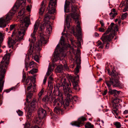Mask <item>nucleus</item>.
<instances>
[{
    "label": "nucleus",
    "instance_id": "obj_1",
    "mask_svg": "<svg viewBox=\"0 0 128 128\" xmlns=\"http://www.w3.org/2000/svg\"><path fill=\"white\" fill-rule=\"evenodd\" d=\"M64 85L58 88V92L56 95V110L61 111L60 107L62 104L64 107H67L69 105V102L72 98V96L69 94L72 92L70 89L71 83L68 82L66 83L64 79Z\"/></svg>",
    "mask_w": 128,
    "mask_h": 128
},
{
    "label": "nucleus",
    "instance_id": "obj_2",
    "mask_svg": "<svg viewBox=\"0 0 128 128\" xmlns=\"http://www.w3.org/2000/svg\"><path fill=\"white\" fill-rule=\"evenodd\" d=\"M24 8H22L18 13V16H22L20 18L21 22L18 32L13 38H9L8 40V44L9 47L13 48V45L17 42H19L23 39L26 30L28 26L30 20L27 16H24Z\"/></svg>",
    "mask_w": 128,
    "mask_h": 128
},
{
    "label": "nucleus",
    "instance_id": "obj_3",
    "mask_svg": "<svg viewBox=\"0 0 128 128\" xmlns=\"http://www.w3.org/2000/svg\"><path fill=\"white\" fill-rule=\"evenodd\" d=\"M56 7V0H50L48 8L49 10L45 16L44 18V23L42 24L43 28H45V26H46V32L48 34H50L52 30V28L49 20L51 18V14L55 12Z\"/></svg>",
    "mask_w": 128,
    "mask_h": 128
},
{
    "label": "nucleus",
    "instance_id": "obj_4",
    "mask_svg": "<svg viewBox=\"0 0 128 128\" xmlns=\"http://www.w3.org/2000/svg\"><path fill=\"white\" fill-rule=\"evenodd\" d=\"M10 55V54H6L0 64V92H2L3 89L5 73L9 63Z\"/></svg>",
    "mask_w": 128,
    "mask_h": 128
},
{
    "label": "nucleus",
    "instance_id": "obj_5",
    "mask_svg": "<svg viewBox=\"0 0 128 128\" xmlns=\"http://www.w3.org/2000/svg\"><path fill=\"white\" fill-rule=\"evenodd\" d=\"M108 73L112 77L110 78V80L106 81V83L108 86L110 87L112 85L113 87L122 88V84L119 80L120 78V74L116 72V70L113 69L111 72L109 70H108Z\"/></svg>",
    "mask_w": 128,
    "mask_h": 128
},
{
    "label": "nucleus",
    "instance_id": "obj_6",
    "mask_svg": "<svg viewBox=\"0 0 128 128\" xmlns=\"http://www.w3.org/2000/svg\"><path fill=\"white\" fill-rule=\"evenodd\" d=\"M23 2L25 3L22 0H17L13 7L10 11V12L6 14L4 18L6 22L8 23L10 22V20L12 19L13 16L16 12V11L18 9L20 6Z\"/></svg>",
    "mask_w": 128,
    "mask_h": 128
},
{
    "label": "nucleus",
    "instance_id": "obj_7",
    "mask_svg": "<svg viewBox=\"0 0 128 128\" xmlns=\"http://www.w3.org/2000/svg\"><path fill=\"white\" fill-rule=\"evenodd\" d=\"M77 7L76 6L74 5H72L71 7V13L69 14V16L71 17L75 20L76 22H77V24L76 26L77 28V30L79 34H80L82 30V29L80 26V23L78 21L79 15L76 13Z\"/></svg>",
    "mask_w": 128,
    "mask_h": 128
},
{
    "label": "nucleus",
    "instance_id": "obj_8",
    "mask_svg": "<svg viewBox=\"0 0 128 128\" xmlns=\"http://www.w3.org/2000/svg\"><path fill=\"white\" fill-rule=\"evenodd\" d=\"M40 40L36 42V50L38 53L40 51L41 49V47L42 45L46 44L48 42V40L45 39L44 34L41 33H40Z\"/></svg>",
    "mask_w": 128,
    "mask_h": 128
},
{
    "label": "nucleus",
    "instance_id": "obj_9",
    "mask_svg": "<svg viewBox=\"0 0 128 128\" xmlns=\"http://www.w3.org/2000/svg\"><path fill=\"white\" fill-rule=\"evenodd\" d=\"M39 25V22H35L34 25V28L33 32L31 35V38H30L29 39V41L30 42V43L32 42V44H33L36 41L35 35Z\"/></svg>",
    "mask_w": 128,
    "mask_h": 128
},
{
    "label": "nucleus",
    "instance_id": "obj_10",
    "mask_svg": "<svg viewBox=\"0 0 128 128\" xmlns=\"http://www.w3.org/2000/svg\"><path fill=\"white\" fill-rule=\"evenodd\" d=\"M56 48H55L54 51L52 55V62L53 65H50L49 66L48 71L46 73V75L47 76H49L51 72V71L53 69L52 68H51V67H54L55 65V62L56 61Z\"/></svg>",
    "mask_w": 128,
    "mask_h": 128
},
{
    "label": "nucleus",
    "instance_id": "obj_11",
    "mask_svg": "<svg viewBox=\"0 0 128 128\" xmlns=\"http://www.w3.org/2000/svg\"><path fill=\"white\" fill-rule=\"evenodd\" d=\"M114 33H111L108 35H102L100 39L104 43L111 41L114 36Z\"/></svg>",
    "mask_w": 128,
    "mask_h": 128
},
{
    "label": "nucleus",
    "instance_id": "obj_12",
    "mask_svg": "<svg viewBox=\"0 0 128 128\" xmlns=\"http://www.w3.org/2000/svg\"><path fill=\"white\" fill-rule=\"evenodd\" d=\"M86 120V119L85 118L82 117L79 118L78 121L73 122L71 123V124L73 126L80 127L84 124V122Z\"/></svg>",
    "mask_w": 128,
    "mask_h": 128
},
{
    "label": "nucleus",
    "instance_id": "obj_13",
    "mask_svg": "<svg viewBox=\"0 0 128 128\" xmlns=\"http://www.w3.org/2000/svg\"><path fill=\"white\" fill-rule=\"evenodd\" d=\"M112 112L115 116V118H120V114L121 111H120L118 107H112Z\"/></svg>",
    "mask_w": 128,
    "mask_h": 128
},
{
    "label": "nucleus",
    "instance_id": "obj_14",
    "mask_svg": "<svg viewBox=\"0 0 128 128\" xmlns=\"http://www.w3.org/2000/svg\"><path fill=\"white\" fill-rule=\"evenodd\" d=\"M38 114L39 117L42 119L46 115V113L45 110L42 109H40L38 110Z\"/></svg>",
    "mask_w": 128,
    "mask_h": 128
},
{
    "label": "nucleus",
    "instance_id": "obj_15",
    "mask_svg": "<svg viewBox=\"0 0 128 128\" xmlns=\"http://www.w3.org/2000/svg\"><path fill=\"white\" fill-rule=\"evenodd\" d=\"M34 109L33 108H31L30 107L28 108L26 118L29 120H30L32 119V110Z\"/></svg>",
    "mask_w": 128,
    "mask_h": 128
},
{
    "label": "nucleus",
    "instance_id": "obj_16",
    "mask_svg": "<svg viewBox=\"0 0 128 128\" xmlns=\"http://www.w3.org/2000/svg\"><path fill=\"white\" fill-rule=\"evenodd\" d=\"M121 101L120 99L118 98H115L112 100V107H118V103Z\"/></svg>",
    "mask_w": 128,
    "mask_h": 128
},
{
    "label": "nucleus",
    "instance_id": "obj_17",
    "mask_svg": "<svg viewBox=\"0 0 128 128\" xmlns=\"http://www.w3.org/2000/svg\"><path fill=\"white\" fill-rule=\"evenodd\" d=\"M76 78L78 79L79 78V76H78L77 75L76 77H73L71 79L72 82V83L73 85L74 86V88L76 89V88L78 86V83L76 81Z\"/></svg>",
    "mask_w": 128,
    "mask_h": 128
},
{
    "label": "nucleus",
    "instance_id": "obj_18",
    "mask_svg": "<svg viewBox=\"0 0 128 128\" xmlns=\"http://www.w3.org/2000/svg\"><path fill=\"white\" fill-rule=\"evenodd\" d=\"M8 24L6 22L4 19V18H0V27L4 28Z\"/></svg>",
    "mask_w": 128,
    "mask_h": 128
},
{
    "label": "nucleus",
    "instance_id": "obj_19",
    "mask_svg": "<svg viewBox=\"0 0 128 128\" xmlns=\"http://www.w3.org/2000/svg\"><path fill=\"white\" fill-rule=\"evenodd\" d=\"M29 86L27 88V90L29 92H34V90L35 89V86H33L32 85L31 83H30L28 85Z\"/></svg>",
    "mask_w": 128,
    "mask_h": 128
},
{
    "label": "nucleus",
    "instance_id": "obj_20",
    "mask_svg": "<svg viewBox=\"0 0 128 128\" xmlns=\"http://www.w3.org/2000/svg\"><path fill=\"white\" fill-rule=\"evenodd\" d=\"M70 2L69 1L67 2L66 0L65 2L64 6V10L65 12H69V5Z\"/></svg>",
    "mask_w": 128,
    "mask_h": 128
},
{
    "label": "nucleus",
    "instance_id": "obj_21",
    "mask_svg": "<svg viewBox=\"0 0 128 128\" xmlns=\"http://www.w3.org/2000/svg\"><path fill=\"white\" fill-rule=\"evenodd\" d=\"M56 91L54 90V92L52 94V96L51 98L52 100L53 101L54 100L53 103V106H55L56 104Z\"/></svg>",
    "mask_w": 128,
    "mask_h": 128
},
{
    "label": "nucleus",
    "instance_id": "obj_22",
    "mask_svg": "<svg viewBox=\"0 0 128 128\" xmlns=\"http://www.w3.org/2000/svg\"><path fill=\"white\" fill-rule=\"evenodd\" d=\"M116 11V10L114 8H113L111 10V12L110 13V15L112 17V18H114L118 14L117 13H115Z\"/></svg>",
    "mask_w": 128,
    "mask_h": 128
},
{
    "label": "nucleus",
    "instance_id": "obj_23",
    "mask_svg": "<svg viewBox=\"0 0 128 128\" xmlns=\"http://www.w3.org/2000/svg\"><path fill=\"white\" fill-rule=\"evenodd\" d=\"M105 43L102 42L98 40L96 43L97 46L99 47L98 48L102 49L104 46V44Z\"/></svg>",
    "mask_w": 128,
    "mask_h": 128
},
{
    "label": "nucleus",
    "instance_id": "obj_24",
    "mask_svg": "<svg viewBox=\"0 0 128 128\" xmlns=\"http://www.w3.org/2000/svg\"><path fill=\"white\" fill-rule=\"evenodd\" d=\"M32 80V81H35V78L32 77H28L26 79L25 85H24V87L25 88V89H26V85L28 84V83L29 80Z\"/></svg>",
    "mask_w": 128,
    "mask_h": 128
},
{
    "label": "nucleus",
    "instance_id": "obj_25",
    "mask_svg": "<svg viewBox=\"0 0 128 128\" xmlns=\"http://www.w3.org/2000/svg\"><path fill=\"white\" fill-rule=\"evenodd\" d=\"M50 99V98L48 96H45L43 98L42 101L46 104H48Z\"/></svg>",
    "mask_w": 128,
    "mask_h": 128
},
{
    "label": "nucleus",
    "instance_id": "obj_26",
    "mask_svg": "<svg viewBox=\"0 0 128 128\" xmlns=\"http://www.w3.org/2000/svg\"><path fill=\"white\" fill-rule=\"evenodd\" d=\"M43 4L44 2H42L41 4L42 6L40 9V14L41 15L43 14L45 6L44 5H43Z\"/></svg>",
    "mask_w": 128,
    "mask_h": 128
},
{
    "label": "nucleus",
    "instance_id": "obj_27",
    "mask_svg": "<svg viewBox=\"0 0 128 128\" xmlns=\"http://www.w3.org/2000/svg\"><path fill=\"white\" fill-rule=\"evenodd\" d=\"M36 100L35 98H34L33 100L32 101L31 103L30 107L34 109L35 107V105L36 103Z\"/></svg>",
    "mask_w": 128,
    "mask_h": 128
},
{
    "label": "nucleus",
    "instance_id": "obj_28",
    "mask_svg": "<svg viewBox=\"0 0 128 128\" xmlns=\"http://www.w3.org/2000/svg\"><path fill=\"white\" fill-rule=\"evenodd\" d=\"M85 128H93L94 125L89 122H87L85 125Z\"/></svg>",
    "mask_w": 128,
    "mask_h": 128
},
{
    "label": "nucleus",
    "instance_id": "obj_29",
    "mask_svg": "<svg viewBox=\"0 0 128 128\" xmlns=\"http://www.w3.org/2000/svg\"><path fill=\"white\" fill-rule=\"evenodd\" d=\"M44 91L43 89L41 90L39 92L38 94V100L40 101L41 99V96L42 94Z\"/></svg>",
    "mask_w": 128,
    "mask_h": 128
},
{
    "label": "nucleus",
    "instance_id": "obj_30",
    "mask_svg": "<svg viewBox=\"0 0 128 128\" xmlns=\"http://www.w3.org/2000/svg\"><path fill=\"white\" fill-rule=\"evenodd\" d=\"M62 65H59L56 67V72H60L62 71Z\"/></svg>",
    "mask_w": 128,
    "mask_h": 128
},
{
    "label": "nucleus",
    "instance_id": "obj_31",
    "mask_svg": "<svg viewBox=\"0 0 128 128\" xmlns=\"http://www.w3.org/2000/svg\"><path fill=\"white\" fill-rule=\"evenodd\" d=\"M114 124L115 125L116 128H120L121 126L120 123L117 122H114Z\"/></svg>",
    "mask_w": 128,
    "mask_h": 128
},
{
    "label": "nucleus",
    "instance_id": "obj_32",
    "mask_svg": "<svg viewBox=\"0 0 128 128\" xmlns=\"http://www.w3.org/2000/svg\"><path fill=\"white\" fill-rule=\"evenodd\" d=\"M42 118H40L38 116V118L37 117L36 118L35 120V122L36 123L39 124H40V123L41 122V119Z\"/></svg>",
    "mask_w": 128,
    "mask_h": 128
},
{
    "label": "nucleus",
    "instance_id": "obj_33",
    "mask_svg": "<svg viewBox=\"0 0 128 128\" xmlns=\"http://www.w3.org/2000/svg\"><path fill=\"white\" fill-rule=\"evenodd\" d=\"M35 63L34 61H32L29 63V67H30V68H31L34 67V66Z\"/></svg>",
    "mask_w": 128,
    "mask_h": 128
},
{
    "label": "nucleus",
    "instance_id": "obj_34",
    "mask_svg": "<svg viewBox=\"0 0 128 128\" xmlns=\"http://www.w3.org/2000/svg\"><path fill=\"white\" fill-rule=\"evenodd\" d=\"M116 90H112L110 89L108 91V92L111 94H114V96H115V95L116 94Z\"/></svg>",
    "mask_w": 128,
    "mask_h": 128
},
{
    "label": "nucleus",
    "instance_id": "obj_35",
    "mask_svg": "<svg viewBox=\"0 0 128 128\" xmlns=\"http://www.w3.org/2000/svg\"><path fill=\"white\" fill-rule=\"evenodd\" d=\"M37 71L38 70L37 69H32L30 71L29 73L32 74H33L34 73H36Z\"/></svg>",
    "mask_w": 128,
    "mask_h": 128
},
{
    "label": "nucleus",
    "instance_id": "obj_36",
    "mask_svg": "<svg viewBox=\"0 0 128 128\" xmlns=\"http://www.w3.org/2000/svg\"><path fill=\"white\" fill-rule=\"evenodd\" d=\"M76 63L77 64L76 68H79L80 64V61L79 60H76Z\"/></svg>",
    "mask_w": 128,
    "mask_h": 128
},
{
    "label": "nucleus",
    "instance_id": "obj_37",
    "mask_svg": "<svg viewBox=\"0 0 128 128\" xmlns=\"http://www.w3.org/2000/svg\"><path fill=\"white\" fill-rule=\"evenodd\" d=\"M128 15V13L127 12H126L124 14L122 15L121 19L122 20H124L126 18V16Z\"/></svg>",
    "mask_w": 128,
    "mask_h": 128
},
{
    "label": "nucleus",
    "instance_id": "obj_38",
    "mask_svg": "<svg viewBox=\"0 0 128 128\" xmlns=\"http://www.w3.org/2000/svg\"><path fill=\"white\" fill-rule=\"evenodd\" d=\"M111 30L109 28H108L106 31L102 35H106V34H108Z\"/></svg>",
    "mask_w": 128,
    "mask_h": 128
},
{
    "label": "nucleus",
    "instance_id": "obj_39",
    "mask_svg": "<svg viewBox=\"0 0 128 128\" xmlns=\"http://www.w3.org/2000/svg\"><path fill=\"white\" fill-rule=\"evenodd\" d=\"M17 112L18 115L20 116H22L23 114L22 112L20 110H18Z\"/></svg>",
    "mask_w": 128,
    "mask_h": 128
},
{
    "label": "nucleus",
    "instance_id": "obj_40",
    "mask_svg": "<svg viewBox=\"0 0 128 128\" xmlns=\"http://www.w3.org/2000/svg\"><path fill=\"white\" fill-rule=\"evenodd\" d=\"M48 86L50 88V90L51 92L52 93V90L53 88V86L52 85V84H48Z\"/></svg>",
    "mask_w": 128,
    "mask_h": 128
},
{
    "label": "nucleus",
    "instance_id": "obj_41",
    "mask_svg": "<svg viewBox=\"0 0 128 128\" xmlns=\"http://www.w3.org/2000/svg\"><path fill=\"white\" fill-rule=\"evenodd\" d=\"M100 23L102 27H104V24L102 20H101L100 21Z\"/></svg>",
    "mask_w": 128,
    "mask_h": 128
},
{
    "label": "nucleus",
    "instance_id": "obj_42",
    "mask_svg": "<svg viewBox=\"0 0 128 128\" xmlns=\"http://www.w3.org/2000/svg\"><path fill=\"white\" fill-rule=\"evenodd\" d=\"M34 60H35L37 62H38L39 58L38 55H36L34 57Z\"/></svg>",
    "mask_w": 128,
    "mask_h": 128
},
{
    "label": "nucleus",
    "instance_id": "obj_43",
    "mask_svg": "<svg viewBox=\"0 0 128 128\" xmlns=\"http://www.w3.org/2000/svg\"><path fill=\"white\" fill-rule=\"evenodd\" d=\"M33 95V94L31 92H29L28 94L27 97V98H30L32 97Z\"/></svg>",
    "mask_w": 128,
    "mask_h": 128
},
{
    "label": "nucleus",
    "instance_id": "obj_44",
    "mask_svg": "<svg viewBox=\"0 0 128 128\" xmlns=\"http://www.w3.org/2000/svg\"><path fill=\"white\" fill-rule=\"evenodd\" d=\"M114 24V23H112L109 26L108 28H110V30H111L112 29V27L113 26Z\"/></svg>",
    "mask_w": 128,
    "mask_h": 128
},
{
    "label": "nucleus",
    "instance_id": "obj_45",
    "mask_svg": "<svg viewBox=\"0 0 128 128\" xmlns=\"http://www.w3.org/2000/svg\"><path fill=\"white\" fill-rule=\"evenodd\" d=\"M15 27V25L12 24L10 26V30H13Z\"/></svg>",
    "mask_w": 128,
    "mask_h": 128
},
{
    "label": "nucleus",
    "instance_id": "obj_46",
    "mask_svg": "<svg viewBox=\"0 0 128 128\" xmlns=\"http://www.w3.org/2000/svg\"><path fill=\"white\" fill-rule=\"evenodd\" d=\"M99 30L101 32H104L105 29L103 28H99Z\"/></svg>",
    "mask_w": 128,
    "mask_h": 128
},
{
    "label": "nucleus",
    "instance_id": "obj_47",
    "mask_svg": "<svg viewBox=\"0 0 128 128\" xmlns=\"http://www.w3.org/2000/svg\"><path fill=\"white\" fill-rule=\"evenodd\" d=\"M128 10V5H127L123 10V12H125Z\"/></svg>",
    "mask_w": 128,
    "mask_h": 128
},
{
    "label": "nucleus",
    "instance_id": "obj_48",
    "mask_svg": "<svg viewBox=\"0 0 128 128\" xmlns=\"http://www.w3.org/2000/svg\"><path fill=\"white\" fill-rule=\"evenodd\" d=\"M26 78V76L25 75H23L22 77V82H25Z\"/></svg>",
    "mask_w": 128,
    "mask_h": 128
},
{
    "label": "nucleus",
    "instance_id": "obj_49",
    "mask_svg": "<svg viewBox=\"0 0 128 128\" xmlns=\"http://www.w3.org/2000/svg\"><path fill=\"white\" fill-rule=\"evenodd\" d=\"M65 41L60 40V44H61L62 46H64L65 45Z\"/></svg>",
    "mask_w": 128,
    "mask_h": 128
},
{
    "label": "nucleus",
    "instance_id": "obj_50",
    "mask_svg": "<svg viewBox=\"0 0 128 128\" xmlns=\"http://www.w3.org/2000/svg\"><path fill=\"white\" fill-rule=\"evenodd\" d=\"M96 56L98 59H99L101 57L100 54V53L97 54L96 55Z\"/></svg>",
    "mask_w": 128,
    "mask_h": 128
},
{
    "label": "nucleus",
    "instance_id": "obj_51",
    "mask_svg": "<svg viewBox=\"0 0 128 128\" xmlns=\"http://www.w3.org/2000/svg\"><path fill=\"white\" fill-rule=\"evenodd\" d=\"M107 92L108 90L107 89L105 90L102 94V95L104 96L105 95L107 94Z\"/></svg>",
    "mask_w": 128,
    "mask_h": 128
},
{
    "label": "nucleus",
    "instance_id": "obj_52",
    "mask_svg": "<svg viewBox=\"0 0 128 128\" xmlns=\"http://www.w3.org/2000/svg\"><path fill=\"white\" fill-rule=\"evenodd\" d=\"M106 43V45L105 46L106 48L108 49V48L109 46V43H108V42Z\"/></svg>",
    "mask_w": 128,
    "mask_h": 128
},
{
    "label": "nucleus",
    "instance_id": "obj_53",
    "mask_svg": "<svg viewBox=\"0 0 128 128\" xmlns=\"http://www.w3.org/2000/svg\"><path fill=\"white\" fill-rule=\"evenodd\" d=\"M28 63H26V62L25 63V67L26 68V71L28 70Z\"/></svg>",
    "mask_w": 128,
    "mask_h": 128
},
{
    "label": "nucleus",
    "instance_id": "obj_54",
    "mask_svg": "<svg viewBox=\"0 0 128 128\" xmlns=\"http://www.w3.org/2000/svg\"><path fill=\"white\" fill-rule=\"evenodd\" d=\"M79 72V69L78 68H76V71L75 73L78 74V73Z\"/></svg>",
    "mask_w": 128,
    "mask_h": 128
},
{
    "label": "nucleus",
    "instance_id": "obj_55",
    "mask_svg": "<svg viewBox=\"0 0 128 128\" xmlns=\"http://www.w3.org/2000/svg\"><path fill=\"white\" fill-rule=\"evenodd\" d=\"M77 39L78 41V42H80L81 41L82 39L81 38H80V37L79 36H77Z\"/></svg>",
    "mask_w": 128,
    "mask_h": 128
},
{
    "label": "nucleus",
    "instance_id": "obj_56",
    "mask_svg": "<svg viewBox=\"0 0 128 128\" xmlns=\"http://www.w3.org/2000/svg\"><path fill=\"white\" fill-rule=\"evenodd\" d=\"M40 30L41 31H42L44 28H43V26L42 25L40 27Z\"/></svg>",
    "mask_w": 128,
    "mask_h": 128
},
{
    "label": "nucleus",
    "instance_id": "obj_57",
    "mask_svg": "<svg viewBox=\"0 0 128 128\" xmlns=\"http://www.w3.org/2000/svg\"><path fill=\"white\" fill-rule=\"evenodd\" d=\"M46 78L45 77L44 78L43 80V83L44 84L46 82Z\"/></svg>",
    "mask_w": 128,
    "mask_h": 128
},
{
    "label": "nucleus",
    "instance_id": "obj_58",
    "mask_svg": "<svg viewBox=\"0 0 128 128\" xmlns=\"http://www.w3.org/2000/svg\"><path fill=\"white\" fill-rule=\"evenodd\" d=\"M60 40L65 41V38L63 36H62L60 38Z\"/></svg>",
    "mask_w": 128,
    "mask_h": 128
},
{
    "label": "nucleus",
    "instance_id": "obj_59",
    "mask_svg": "<svg viewBox=\"0 0 128 128\" xmlns=\"http://www.w3.org/2000/svg\"><path fill=\"white\" fill-rule=\"evenodd\" d=\"M26 9L27 10H28V11H30V8L29 6H27Z\"/></svg>",
    "mask_w": 128,
    "mask_h": 128
},
{
    "label": "nucleus",
    "instance_id": "obj_60",
    "mask_svg": "<svg viewBox=\"0 0 128 128\" xmlns=\"http://www.w3.org/2000/svg\"><path fill=\"white\" fill-rule=\"evenodd\" d=\"M51 115H52V117L51 118H52L53 117H54L56 115L55 114H54L53 113H51Z\"/></svg>",
    "mask_w": 128,
    "mask_h": 128
},
{
    "label": "nucleus",
    "instance_id": "obj_61",
    "mask_svg": "<svg viewBox=\"0 0 128 128\" xmlns=\"http://www.w3.org/2000/svg\"><path fill=\"white\" fill-rule=\"evenodd\" d=\"M128 113V110H126L124 112V114H126Z\"/></svg>",
    "mask_w": 128,
    "mask_h": 128
},
{
    "label": "nucleus",
    "instance_id": "obj_62",
    "mask_svg": "<svg viewBox=\"0 0 128 128\" xmlns=\"http://www.w3.org/2000/svg\"><path fill=\"white\" fill-rule=\"evenodd\" d=\"M30 128H40L37 126H35L34 127H32Z\"/></svg>",
    "mask_w": 128,
    "mask_h": 128
},
{
    "label": "nucleus",
    "instance_id": "obj_63",
    "mask_svg": "<svg viewBox=\"0 0 128 128\" xmlns=\"http://www.w3.org/2000/svg\"><path fill=\"white\" fill-rule=\"evenodd\" d=\"M48 84H52V80H49L48 82Z\"/></svg>",
    "mask_w": 128,
    "mask_h": 128
},
{
    "label": "nucleus",
    "instance_id": "obj_64",
    "mask_svg": "<svg viewBox=\"0 0 128 128\" xmlns=\"http://www.w3.org/2000/svg\"><path fill=\"white\" fill-rule=\"evenodd\" d=\"M45 108L48 111H50V110L49 109V108L47 106H46Z\"/></svg>",
    "mask_w": 128,
    "mask_h": 128
}]
</instances>
